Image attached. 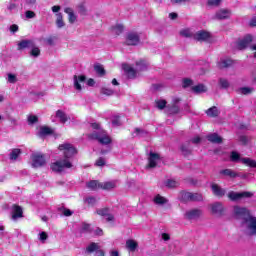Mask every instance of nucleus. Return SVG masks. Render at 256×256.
<instances>
[{
  "label": "nucleus",
  "mask_w": 256,
  "mask_h": 256,
  "mask_svg": "<svg viewBox=\"0 0 256 256\" xmlns=\"http://www.w3.org/2000/svg\"><path fill=\"white\" fill-rule=\"evenodd\" d=\"M161 161V156L158 153L150 152L148 158V168L155 169L157 167V163Z\"/></svg>",
  "instance_id": "nucleus-9"
},
{
  "label": "nucleus",
  "mask_w": 256,
  "mask_h": 256,
  "mask_svg": "<svg viewBox=\"0 0 256 256\" xmlns=\"http://www.w3.org/2000/svg\"><path fill=\"white\" fill-rule=\"evenodd\" d=\"M245 225L248 229L249 235H256V217L250 215L245 218Z\"/></svg>",
  "instance_id": "nucleus-6"
},
{
  "label": "nucleus",
  "mask_w": 256,
  "mask_h": 256,
  "mask_svg": "<svg viewBox=\"0 0 256 256\" xmlns=\"http://www.w3.org/2000/svg\"><path fill=\"white\" fill-rule=\"evenodd\" d=\"M180 149L184 157H189V154L191 153V147H189V143L183 144Z\"/></svg>",
  "instance_id": "nucleus-34"
},
{
  "label": "nucleus",
  "mask_w": 256,
  "mask_h": 256,
  "mask_svg": "<svg viewBox=\"0 0 256 256\" xmlns=\"http://www.w3.org/2000/svg\"><path fill=\"white\" fill-rule=\"evenodd\" d=\"M194 39L196 41H209L211 39V33L205 30H200L195 33Z\"/></svg>",
  "instance_id": "nucleus-14"
},
{
  "label": "nucleus",
  "mask_w": 256,
  "mask_h": 256,
  "mask_svg": "<svg viewBox=\"0 0 256 256\" xmlns=\"http://www.w3.org/2000/svg\"><path fill=\"white\" fill-rule=\"evenodd\" d=\"M87 187L92 191H96V189H101V183H99L97 180H92L87 183Z\"/></svg>",
  "instance_id": "nucleus-31"
},
{
  "label": "nucleus",
  "mask_w": 256,
  "mask_h": 256,
  "mask_svg": "<svg viewBox=\"0 0 256 256\" xmlns=\"http://www.w3.org/2000/svg\"><path fill=\"white\" fill-rule=\"evenodd\" d=\"M162 239L163 241H169L171 239V236L167 233H162Z\"/></svg>",
  "instance_id": "nucleus-63"
},
{
  "label": "nucleus",
  "mask_w": 256,
  "mask_h": 256,
  "mask_svg": "<svg viewBox=\"0 0 256 256\" xmlns=\"http://www.w3.org/2000/svg\"><path fill=\"white\" fill-rule=\"evenodd\" d=\"M234 215L238 218V219H247V217H249V210H247V208H241L239 206H235L234 207Z\"/></svg>",
  "instance_id": "nucleus-11"
},
{
  "label": "nucleus",
  "mask_w": 256,
  "mask_h": 256,
  "mask_svg": "<svg viewBox=\"0 0 256 256\" xmlns=\"http://www.w3.org/2000/svg\"><path fill=\"white\" fill-rule=\"evenodd\" d=\"M53 130L47 126H42L39 131V137H46V135H52Z\"/></svg>",
  "instance_id": "nucleus-28"
},
{
  "label": "nucleus",
  "mask_w": 256,
  "mask_h": 256,
  "mask_svg": "<svg viewBox=\"0 0 256 256\" xmlns=\"http://www.w3.org/2000/svg\"><path fill=\"white\" fill-rule=\"evenodd\" d=\"M211 209L215 215H223L224 208L222 203L216 202L212 204Z\"/></svg>",
  "instance_id": "nucleus-21"
},
{
  "label": "nucleus",
  "mask_w": 256,
  "mask_h": 256,
  "mask_svg": "<svg viewBox=\"0 0 256 256\" xmlns=\"http://www.w3.org/2000/svg\"><path fill=\"white\" fill-rule=\"evenodd\" d=\"M208 117H219V109L217 106H213L206 111Z\"/></svg>",
  "instance_id": "nucleus-29"
},
{
  "label": "nucleus",
  "mask_w": 256,
  "mask_h": 256,
  "mask_svg": "<svg viewBox=\"0 0 256 256\" xmlns=\"http://www.w3.org/2000/svg\"><path fill=\"white\" fill-rule=\"evenodd\" d=\"M182 199L184 201H203V196L199 193L184 192Z\"/></svg>",
  "instance_id": "nucleus-10"
},
{
  "label": "nucleus",
  "mask_w": 256,
  "mask_h": 256,
  "mask_svg": "<svg viewBox=\"0 0 256 256\" xmlns=\"http://www.w3.org/2000/svg\"><path fill=\"white\" fill-rule=\"evenodd\" d=\"M239 91H240L241 95H249L253 91V88L242 87L239 89Z\"/></svg>",
  "instance_id": "nucleus-47"
},
{
  "label": "nucleus",
  "mask_w": 256,
  "mask_h": 256,
  "mask_svg": "<svg viewBox=\"0 0 256 256\" xmlns=\"http://www.w3.org/2000/svg\"><path fill=\"white\" fill-rule=\"evenodd\" d=\"M231 10L229 9H220L216 11L212 19H215L216 21H225L227 19H231Z\"/></svg>",
  "instance_id": "nucleus-5"
},
{
  "label": "nucleus",
  "mask_w": 256,
  "mask_h": 256,
  "mask_svg": "<svg viewBox=\"0 0 256 256\" xmlns=\"http://www.w3.org/2000/svg\"><path fill=\"white\" fill-rule=\"evenodd\" d=\"M207 139L210 141V143H223V138H221V136H219L217 133L208 135Z\"/></svg>",
  "instance_id": "nucleus-27"
},
{
  "label": "nucleus",
  "mask_w": 256,
  "mask_h": 256,
  "mask_svg": "<svg viewBox=\"0 0 256 256\" xmlns=\"http://www.w3.org/2000/svg\"><path fill=\"white\" fill-rule=\"evenodd\" d=\"M137 247H139V244L137 243V241L133 239H129L126 241V249H128V251L135 253V251H137Z\"/></svg>",
  "instance_id": "nucleus-23"
},
{
  "label": "nucleus",
  "mask_w": 256,
  "mask_h": 256,
  "mask_svg": "<svg viewBox=\"0 0 256 256\" xmlns=\"http://www.w3.org/2000/svg\"><path fill=\"white\" fill-rule=\"evenodd\" d=\"M30 55L32 57H39V55H41V50L39 49V47H35L34 44V47L31 48Z\"/></svg>",
  "instance_id": "nucleus-42"
},
{
  "label": "nucleus",
  "mask_w": 256,
  "mask_h": 256,
  "mask_svg": "<svg viewBox=\"0 0 256 256\" xmlns=\"http://www.w3.org/2000/svg\"><path fill=\"white\" fill-rule=\"evenodd\" d=\"M38 239L39 241H41V243H45V241H47V239H49V235L47 234V232H40L38 234Z\"/></svg>",
  "instance_id": "nucleus-44"
},
{
  "label": "nucleus",
  "mask_w": 256,
  "mask_h": 256,
  "mask_svg": "<svg viewBox=\"0 0 256 256\" xmlns=\"http://www.w3.org/2000/svg\"><path fill=\"white\" fill-rule=\"evenodd\" d=\"M137 71H145L147 70V62L145 61H139L136 63Z\"/></svg>",
  "instance_id": "nucleus-38"
},
{
  "label": "nucleus",
  "mask_w": 256,
  "mask_h": 256,
  "mask_svg": "<svg viewBox=\"0 0 256 256\" xmlns=\"http://www.w3.org/2000/svg\"><path fill=\"white\" fill-rule=\"evenodd\" d=\"M191 90L193 91V93H196V94L206 93L207 87H205V85L203 84H198L196 86H193Z\"/></svg>",
  "instance_id": "nucleus-30"
},
{
  "label": "nucleus",
  "mask_w": 256,
  "mask_h": 256,
  "mask_svg": "<svg viewBox=\"0 0 256 256\" xmlns=\"http://www.w3.org/2000/svg\"><path fill=\"white\" fill-rule=\"evenodd\" d=\"M25 16H26V19H35L36 14H35V12H33L31 10H27L25 12Z\"/></svg>",
  "instance_id": "nucleus-52"
},
{
  "label": "nucleus",
  "mask_w": 256,
  "mask_h": 256,
  "mask_svg": "<svg viewBox=\"0 0 256 256\" xmlns=\"http://www.w3.org/2000/svg\"><path fill=\"white\" fill-rule=\"evenodd\" d=\"M32 47H35V41L33 40H22L18 43L19 51H21V49H31Z\"/></svg>",
  "instance_id": "nucleus-18"
},
{
  "label": "nucleus",
  "mask_w": 256,
  "mask_h": 256,
  "mask_svg": "<svg viewBox=\"0 0 256 256\" xmlns=\"http://www.w3.org/2000/svg\"><path fill=\"white\" fill-rule=\"evenodd\" d=\"M73 79L74 89H76V91H82L83 87L81 86V83H85L87 77H85V75H74Z\"/></svg>",
  "instance_id": "nucleus-15"
},
{
  "label": "nucleus",
  "mask_w": 256,
  "mask_h": 256,
  "mask_svg": "<svg viewBox=\"0 0 256 256\" xmlns=\"http://www.w3.org/2000/svg\"><path fill=\"white\" fill-rule=\"evenodd\" d=\"M94 256H105V251L100 248L95 252Z\"/></svg>",
  "instance_id": "nucleus-62"
},
{
  "label": "nucleus",
  "mask_w": 256,
  "mask_h": 256,
  "mask_svg": "<svg viewBox=\"0 0 256 256\" xmlns=\"http://www.w3.org/2000/svg\"><path fill=\"white\" fill-rule=\"evenodd\" d=\"M81 233H93V229L91 228L90 224L83 223L80 228Z\"/></svg>",
  "instance_id": "nucleus-36"
},
{
  "label": "nucleus",
  "mask_w": 256,
  "mask_h": 256,
  "mask_svg": "<svg viewBox=\"0 0 256 256\" xmlns=\"http://www.w3.org/2000/svg\"><path fill=\"white\" fill-rule=\"evenodd\" d=\"M169 202V200H167V198L161 196V195H156L155 198H154V203L156 205H165Z\"/></svg>",
  "instance_id": "nucleus-32"
},
{
  "label": "nucleus",
  "mask_w": 256,
  "mask_h": 256,
  "mask_svg": "<svg viewBox=\"0 0 256 256\" xmlns=\"http://www.w3.org/2000/svg\"><path fill=\"white\" fill-rule=\"evenodd\" d=\"M105 163V159L100 157L98 160H96L95 165L96 167H105Z\"/></svg>",
  "instance_id": "nucleus-53"
},
{
  "label": "nucleus",
  "mask_w": 256,
  "mask_h": 256,
  "mask_svg": "<svg viewBox=\"0 0 256 256\" xmlns=\"http://www.w3.org/2000/svg\"><path fill=\"white\" fill-rule=\"evenodd\" d=\"M168 113H170V115H174V114H176V113H179V107L174 104V105L169 109Z\"/></svg>",
  "instance_id": "nucleus-54"
},
{
  "label": "nucleus",
  "mask_w": 256,
  "mask_h": 256,
  "mask_svg": "<svg viewBox=\"0 0 256 256\" xmlns=\"http://www.w3.org/2000/svg\"><path fill=\"white\" fill-rule=\"evenodd\" d=\"M165 185L166 187H169V189H175V187H179V182L176 180H167Z\"/></svg>",
  "instance_id": "nucleus-39"
},
{
  "label": "nucleus",
  "mask_w": 256,
  "mask_h": 256,
  "mask_svg": "<svg viewBox=\"0 0 256 256\" xmlns=\"http://www.w3.org/2000/svg\"><path fill=\"white\" fill-rule=\"evenodd\" d=\"M59 150L63 151L65 158L51 164V169L52 171H55V173H61L62 171H65V169H71L73 164L69 159H71L73 155L77 154V149H75V147L70 143L60 145Z\"/></svg>",
  "instance_id": "nucleus-1"
},
{
  "label": "nucleus",
  "mask_w": 256,
  "mask_h": 256,
  "mask_svg": "<svg viewBox=\"0 0 256 256\" xmlns=\"http://www.w3.org/2000/svg\"><path fill=\"white\" fill-rule=\"evenodd\" d=\"M11 33H17L19 31V26L17 24H14L10 26Z\"/></svg>",
  "instance_id": "nucleus-59"
},
{
  "label": "nucleus",
  "mask_w": 256,
  "mask_h": 256,
  "mask_svg": "<svg viewBox=\"0 0 256 256\" xmlns=\"http://www.w3.org/2000/svg\"><path fill=\"white\" fill-rule=\"evenodd\" d=\"M64 13L68 15V21L69 23H75L77 21V16L75 15V12H73V8H65Z\"/></svg>",
  "instance_id": "nucleus-24"
},
{
  "label": "nucleus",
  "mask_w": 256,
  "mask_h": 256,
  "mask_svg": "<svg viewBox=\"0 0 256 256\" xmlns=\"http://www.w3.org/2000/svg\"><path fill=\"white\" fill-rule=\"evenodd\" d=\"M203 215L201 209H192L185 212L184 217L188 221H197Z\"/></svg>",
  "instance_id": "nucleus-8"
},
{
  "label": "nucleus",
  "mask_w": 256,
  "mask_h": 256,
  "mask_svg": "<svg viewBox=\"0 0 256 256\" xmlns=\"http://www.w3.org/2000/svg\"><path fill=\"white\" fill-rule=\"evenodd\" d=\"M21 155V150L20 149H14L10 153V159L11 161H17V158Z\"/></svg>",
  "instance_id": "nucleus-37"
},
{
  "label": "nucleus",
  "mask_w": 256,
  "mask_h": 256,
  "mask_svg": "<svg viewBox=\"0 0 256 256\" xmlns=\"http://www.w3.org/2000/svg\"><path fill=\"white\" fill-rule=\"evenodd\" d=\"M219 173L223 177H229L230 179H235V178L239 177V174L237 172H235V170H233V169H223V170H220Z\"/></svg>",
  "instance_id": "nucleus-19"
},
{
  "label": "nucleus",
  "mask_w": 256,
  "mask_h": 256,
  "mask_svg": "<svg viewBox=\"0 0 256 256\" xmlns=\"http://www.w3.org/2000/svg\"><path fill=\"white\" fill-rule=\"evenodd\" d=\"M166 106H167V101H165V100H158V101H156V107L158 109L162 110Z\"/></svg>",
  "instance_id": "nucleus-50"
},
{
  "label": "nucleus",
  "mask_w": 256,
  "mask_h": 256,
  "mask_svg": "<svg viewBox=\"0 0 256 256\" xmlns=\"http://www.w3.org/2000/svg\"><path fill=\"white\" fill-rule=\"evenodd\" d=\"M7 81H8V83H11V84L17 83V81H18L17 80V75L12 74V73H8Z\"/></svg>",
  "instance_id": "nucleus-45"
},
{
  "label": "nucleus",
  "mask_w": 256,
  "mask_h": 256,
  "mask_svg": "<svg viewBox=\"0 0 256 256\" xmlns=\"http://www.w3.org/2000/svg\"><path fill=\"white\" fill-rule=\"evenodd\" d=\"M7 9L8 11H15V9H17V5L15 3H10Z\"/></svg>",
  "instance_id": "nucleus-60"
},
{
  "label": "nucleus",
  "mask_w": 256,
  "mask_h": 256,
  "mask_svg": "<svg viewBox=\"0 0 256 256\" xmlns=\"http://www.w3.org/2000/svg\"><path fill=\"white\" fill-rule=\"evenodd\" d=\"M123 70L127 75L128 79H135V77H137V72L131 66L124 64Z\"/></svg>",
  "instance_id": "nucleus-20"
},
{
  "label": "nucleus",
  "mask_w": 256,
  "mask_h": 256,
  "mask_svg": "<svg viewBox=\"0 0 256 256\" xmlns=\"http://www.w3.org/2000/svg\"><path fill=\"white\" fill-rule=\"evenodd\" d=\"M191 85H193V80L189 79V78H185L182 81V87L183 89H187V87H191Z\"/></svg>",
  "instance_id": "nucleus-46"
},
{
  "label": "nucleus",
  "mask_w": 256,
  "mask_h": 256,
  "mask_svg": "<svg viewBox=\"0 0 256 256\" xmlns=\"http://www.w3.org/2000/svg\"><path fill=\"white\" fill-rule=\"evenodd\" d=\"M100 93L102 95H107V96H111V95H114L115 94V91L111 88H102L100 90Z\"/></svg>",
  "instance_id": "nucleus-43"
},
{
  "label": "nucleus",
  "mask_w": 256,
  "mask_h": 256,
  "mask_svg": "<svg viewBox=\"0 0 256 256\" xmlns=\"http://www.w3.org/2000/svg\"><path fill=\"white\" fill-rule=\"evenodd\" d=\"M253 43V36L251 35H246L243 39L238 41L237 47L238 49H247Z\"/></svg>",
  "instance_id": "nucleus-13"
},
{
  "label": "nucleus",
  "mask_w": 256,
  "mask_h": 256,
  "mask_svg": "<svg viewBox=\"0 0 256 256\" xmlns=\"http://www.w3.org/2000/svg\"><path fill=\"white\" fill-rule=\"evenodd\" d=\"M113 31L116 35H121L123 33V25L118 24L113 28Z\"/></svg>",
  "instance_id": "nucleus-49"
},
{
  "label": "nucleus",
  "mask_w": 256,
  "mask_h": 256,
  "mask_svg": "<svg viewBox=\"0 0 256 256\" xmlns=\"http://www.w3.org/2000/svg\"><path fill=\"white\" fill-rule=\"evenodd\" d=\"M219 84L221 85L222 89H228L229 87V81L225 78H221L219 80Z\"/></svg>",
  "instance_id": "nucleus-48"
},
{
  "label": "nucleus",
  "mask_w": 256,
  "mask_h": 256,
  "mask_svg": "<svg viewBox=\"0 0 256 256\" xmlns=\"http://www.w3.org/2000/svg\"><path fill=\"white\" fill-rule=\"evenodd\" d=\"M94 71H96V73L100 75V77H103V75H105V68H103V66L99 64L94 66Z\"/></svg>",
  "instance_id": "nucleus-40"
},
{
  "label": "nucleus",
  "mask_w": 256,
  "mask_h": 256,
  "mask_svg": "<svg viewBox=\"0 0 256 256\" xmlns=\"http://www.w3.org/2000/svg\"><path fill=\"white\" fill-rule=\"evenodd\" d=\"M31 159L32 167H34V169L45 166L46 161L45 156L43 154H33L31 156Z\"/></svg>",
  "instance_id": "nucleus-7"
},
{
  "label": "nucleus",
  "mask_w": 256,
  "mask_h": 256,
  "mask_svg": "<svg viewBox=\"0 0 256 256\" xmlns=\"http://www.w3.org/2000/svg\"><path fill=\"white\" fill-rule=\"evenodd\" d=\"M139 34L135 32H129L126 35V45H139Z\"/></svg>",
  "instance_id": "nucleus-12"
},
{
  "label": "nucleus",
  "mask_w": 256,
  "mask_h": 256,
  "mask_svg": "<svg viewBox=\"0 0 256 256\" xmlns=\"http://www.w3.org/2000/svg\"><path fill=\"white\" fill-rule=\"evenodd\" d=\"M23 217V208L18 205L12 206V219L13 221H17V219H21Z\"/></svg>",
  "instance_id": "nucleus-16"
},
{
  "label": "nucleus",
  "mask_w": 256,
  "mask_h": 256,
  "mask_svg": "<svg viewBox=\"0 0 256 256\" xmlns=\"http://www.w3.org/2000/svg\"><path fill=\"white\" fill-rule=\"evenodd\" d=\"M56 117L60 120L61 123H67L68 121L67 114H65L63 110H57Z\"/></svg>",
  "instance_id": "nucleus-33"
},
{
  "label": "nucleus",
  "mask_w": 256,
  "mask_h": 256,
  "mask_svg": "<svg viewBox=\"0 0 256 256\" xmlns=\"http://www.w3.org/2000/svg\"><path fill=\"white\" fill-rule=\"evenodd\" d=\"M233 65V60L229 58H222L217 62L218 69H227Z\"/></svg>",
  "instance_id": "nucleus-17"
},
{
  "label": "nucleus",
  "mask_w": 256,
  "mask_h": 256,
  "mask_svg": "<svg viewBox=\"0 0 256 256\" xmlns=\"http://www.w3.org/2000/svg\"><path fill=\"white\" fill-rule=\"evenodd\" d=\"M108 214H109V209L107 208L97 210V215H101V217H107Z\"/></svg>",
  "instance_id": "nucleus-51"
},
{
  "label": "nucleus",
  "mask_w": 256,
  "mask_h": 256,
  "mask_svg": "<svg viewBox=\"0 0 256 256\" xmlns=\"http://www.w3.org/2000/svg\"><path fill=\"white\" fill-rule=\"evenodd\" d=\"M208 5L219 7V5H221V0H208Z\"/></svg>",
  "instance_id": "nucleus-55"
},
{
  "label": "nucleus",
  "mask_w": 256,
  "mask_h": 256,
  "mask_svg": "<svg viewBox=\"0 0 256 256\" xmlns=\"http://www.w3.org/2000/svg\"><path fill=\"white\" fill-rule=\"evenodd\" d=\"M28 121H29V123H31V124L37 123L38 118H37V116H30V117L28 118Z\"/></svg>",
  "instance_id": "nucleus-61"
},
{
  "label": "nucleus",
  "mask_w": 256,
  "mask_h": 256,
  "mask_svg": "<svg viewBox=\"0 0 256 256\" xmlns=\"http://www.w3.org/2000/svg\"><path fill=\"white\" fill-rule=\"evenodd\" d=\"M91 127L95 131H93L92 133H90L88 135L89 139L98 141V143H100V145H111V143H112L111 136H109V134H107V131L101 129V125H99L97 123H92Z\"/></svg>",
  "instance_id": "nucleus-2"
},
{
  "label": "nucleus",
  "mask_w": 256,
  "mask_h": 256,
  "mask_svg": "<svg viewBox=\"0 0 256 256\" xmlns=\"http://www.w3.org/2000/svg\"><path fill=\"white\" fill-rule=\"evenodd\" d=\"M56 25L58 29H63V27H65V22H63V15L61 13L57 14Z\"/></svg>",
  "instance_id": "nucleus-35"
},
{
  "label": "nucleus",
  "mask_w": 256,
  "mask_h": 256,
  "mask_svg": "<svg viewBox=\"0 0 256 256\" xmlns=\"http://www.w3.org/2000/svg\"><path fill=\"white\" fill-rule=\"evenodd\" d=\"M62 214L64 215V217H71V215H73V211L67 208H63Z\"/></svg>",
  "instance_id": "nucleus-57"
},
{
  "label": "nucleus",
  "mask_w": 256,
  "mask_h": 256,
  "mask_svg": "<svg viewBox=\"0 0 256 256\" xmlns=\"http://www.w3.org/2000/svg\"><path fill=\"white\" fill-rule=\"evenodd\" d=\"M253 197V193L251 192H235L231 191L228 193V199L230 201H239V199H249Z\"/></svg>",
  "instance_id": "nucleus-4"
},
{
  "label": "nucleus",
  "mask_w": 256,
  "mask_h": 256,
  "mask_svg": "<svg viewBox=\"0 0 256 256\" xmlns=\"http://www.w3.org/2000/svg\"><path fill=\"white\" fill-rule=\"evenodd\" d=\"M99 249H101L99 244L92 242L86 247V253L91 255V253H96V251H99Z\"/></svg>",
  "instance_id": "nucleus-26"
},
{
  "label": "nucleus",
  "mask_w": 256,
  "mask_h": 256,
  "mask_svg": "<svg viewBox=\"0 0 256 256\" xmlns=\"http://www.w3.org/2000/svg\"><path fill=\"white\" fill-rule=\"evenodd\" d=\"M230 159L234 163H239V161H241V163H243V165H247L248 167H256L255 160H253L251 158H241V155H239V153H237L236 151L231 152Z\"/></svg>",
  "instance_id": "nucleus-3"
},
{
  "label": "nucleus",
  "mask_w": 256,
  "mask_h": 256,
  "mask_svg": "<svg viewBox=\"0 0 256 256\" xmlns=\"http://www.w3.org/2000/svg\"><path fill=\"white\" fill-rule=\"evenodd\" d=\"M250 27H256V17H253L249 23Z\"/></svg>",
  "instance_id": "nucleus-64"
},
{
  "label": "nucleus",
  "mask_w": 256,
  "mask_h": 256,
  "mask_svg": "<svg viewBox=\"0 0 256 256\" xmlns=\"http://www.w3.org/2000/svg\"><path fill=\"white\" fill-rule=\"evenodd\" d=\"M211 187H212V191H213V193H214V195L216 197H223V196H225V193H226L225 189L221 188L219 185L212 184Z\"/></svg>",
  "instance_id": "nucleus-22"
},
{
  "label": "nucleus",
  "mask_w": 256,
  "mask_h": 256,
  "mask_svg": "<svg viewBox=\"0 0 256 256\" xmlns=\"http://www.w3.org/2000/svg\"><path fill=\"white\" fill-rule=\"evenodd\" d=\"M77 10L80 15H87V8L85 7V3L78 4Z\"/></svg>",
  "instance_id": "nucleus-41"
},
{
  "label": "nucleus",
  "mask_w": 256,
  "mask_h": 256,
  "mask_svg": "<svg viewBox=\"0 0 256 256\" xmlns=\"http://www.w3.org/2000/svg\"><path fill=\"white\" fill-rule=\"evenodd\" d=\"M86 203H88V205H95V203H97V199L95 197H88L85 199Z\"/></svg>",
  "instance_id": "nucleus-58"
},
{
  "label": "nucleus",
  "mask_w": 256,
  "mask_h": 256,
  "mask_svg": "<svg viewBox=\"0 0 256 256\" xmlns=\"http://www.w3.org/2000/svg\"><path fill=\"white\" fill-rule=\"evenodd\" d=\"M112 125L114 127H119L121 125V120L119 119V116L113 118Z\"/></svg>",
  "instance_id": "nucleus-56"
},
{
  "label": "nucleus",
  "mask_w": 256,
  "mask_h": 256,
  "mask_svg": "<svg viewBox=\"0 0 256 256\" xmlns=\"http://www.w3.org/2000/svg\"><path fill=\"white\" fill-rule=\"evenodd\" d=\"M115 187H117V181H108L100 184V189H104L106 191L115 189Z\"/></svg>",
  "instance_id": "nucleus-25"
}]
</instances>
